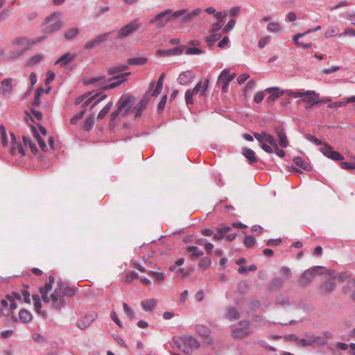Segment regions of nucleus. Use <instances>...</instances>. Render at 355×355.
Returning a JSON list of instances; mask_svg holds the SVG:
<instances>
[{
  "label": "nucleus",
  "mask_w": 355,
  "mask_h": 355,
  "mask_svg": "<svg viewBox=\"0 0 355 355\" xmlns=\"http://www.w3.org/2000/svg\"><path fill=\"white\" fill-rule=\"evenodd\" d=\"M19 318L23 323H28L32 320V314L26 309H21L19 313Z\"/></svg>",
  "instance_id": "nucleus-32"
},
{
  "label": "nucleus",
  "mask_w": 355,
  "mask_h": 355,
  "mask_svg": "<svg viewBox=\"0 0 355 355\" xmlns=\"http://www.w3.org/2000/svg\"><path fill=\"white\" fill-rule=\"evenodd\" d=\"M264 141L268 143L273 148L277 147V146L278 145L277 143L276 142L274 137L268 133H266Z\"/></svg>",
  "instance_id": "nucleus-57"
},
{
  "label": "nucleus",
  "mask_w": 355,
  "mask_h": 355,
  "mask_svg": "<svg viewBox=\"0 0 355 355\" xmlns=\"http://www.w3.org/2000/svg\"><path fill=\"white\" fill-rule=\"evenodd\" d=\"M211 263V259L209 258V257H203L200 261L199 262V267L202 268V269H205L207 268H208Z\"/></svg>",
  "instance_id": "nucleus-55"
},
{
  "label": "nucleus",
  "mask_w": 355,
  "mask_h": 355,
  "mask_svg": "<svg viewBox=\"0 0 355 355\" xmlns=\"http://www.w3.org/2000/svg\"><path fill=\"white\" fill-rule=\"evenodd\" d=\"M250 321L243 320L239 322V327L232 331V336L236 339H241L250 335L252 332L250 327Z\"/></svg>",
  "instance_id": "nucleus-8"
},
{
  "label": "nucleus",
  "mask_w": 355,
  "mask_h": 355,
  "mask_svg": "<svg viewBox=\"0 0 355 355\" xmlns=\"http://www.w3.org/2000/svg\"><path fill=\"white\" fill-rule=\"evenodd\" d=\"M0 135L1 139V144L3 146H7L8 144V139L7 136L6 130L4 125H0Z\"/></svg>",
  "instance_id": "nucleus-41"
},
{
  "label": "nucleus",
  "mask_w": 355,
  "mask_h": 355,
  "mask_svg": "<svg viewBox=\"0 0 355 355\" xmlns=\"http://www.w3.org/2000/svg\"><path fill=\"white\" fill-rule=\"evenodd\" d=\"M273 130L276 134L277 137H278L279 145L283 148H286L288 146L289 143L285 132V130L284 129L283 126L281 125L275 126Z\"/></svg>",
  "instance_id": "nucleus-15"
},
{
  "label": "nucleus",
  "mask_w": 355,
  "mask_h": 355,
  "mask_svg": "<svg viewBox=\"0 0 355 355\" xmlns=\"http://www.w3.org/2000/svg\"><path fill=\"white\" fill-rule=\"evenodd\" d=\"M141 26V24L139 21V18L132 19L118 31L116 40H121L129 37L137 31L140 28Z\"/></svg>",
  "instance_id": "nucleus-5"
},
{
  "label": "nucleus",
  "mask_w": 355,
  "mask_h": 355,
  "mask_svg": "<svg viewBox=\"0 0 355 355\" xmlns=\"http://www.w3.org/2000/svg\"><path fill=\"white\" fill-rule=\"evenodd\" d=\"M187 12L186 8H182L175 11L172 9H166L156 14L153 17L149 19L148 24L154 25L157 29H162L166 26L168 23L172 21L173 18H178Z\"/></svg>",
  "instance_id": "nucleus-1"
},
{
  "label": "nucleus",
  "mask_w": 355,
  "mask_h": 355,
  "mask_svg": "<svg viewBox=\"0 0 355 355\" xmlns=\"http://www.w3.org/2000/svg\"><path fill=\"white\" fill-rule=\"evenodd\" d=\"M187 251L191 252V259L192 261L196 260L199 257L202 256L204 252L202 250H198L197 246H189L187 248Z\"/></svg>",
  "instance_id": "nucleus-28"
},
{
  "label": "nucleus",
  "mask_w": 355,
  "mask_h": 355,
  "mask_svg": "<svg viewBox=\"0 0 355 355\" xmlns=\"http://www.w3.org/2000/svg\"><path fill=\"white\" fill-rule=\"evenodd\" d=\"M157 304V300L155 299H149L143 300L141 302V306L145 311H152L154 309Z\"/></svg>",
  "instance_id": "nucleus-30"
},
{
  "label": "nucleus",
  "mask_w": 355,
  "mask_h": 355,
  "mask_svg": "<svg viewBox=\"0 0 355 355\" xmlns=\"http://www.w3.org/2000/svg\"><path fill=\"white\" fill-rule=\"evenodd\" d=\"M113 103L112 102H109L107 105L98 112L97 115L98 119H103L106 114L110 112L111 108L112 107Z\"/></svg>",
  "instance_id": "nucleus-39"
},
{
  "label": "nucleus",
  "mask_w": 355,
  "mask_h": 355,
  "mask_svg": "<svg viewBox=\"0 0 355 355\" xmlns=\"http://www.w3.org/2000/svg\"><path fill=\"white\" fill-rule=\"evenodd\" d=\"M105 80V78L104 76L91 78L84 80V84L86 85H92V84H94L96 83H98V82H100L102 80Z\"/></svg>",
  "instance_id": "nucleus-53"
},
{
  "label": "nucleus",
  "mask_w": 355,
  "mask_h": 355,
  "mask_svg": "<svg viewBox=\"0 0 355 355\" xmlns=\"http://www.w3.org/2000/svg\"><path fill=\"white\" fill-rule=\"evenodd\" d=\"M147 58L145 57L131 58L128 60V65L143 66L147 63Z\"/></svg>",
  "instance_id": "nucleus-27"
},
{
  "label": "nucleus",
  "mask_w": 355,
  "mask_h": 355,
  "mask_svg": "<svg viewBox=\"0 0 355 355\" xmlns=\"http://www.w3.org/2000/svg\"><path fill=\"white\" fill-rule=\"evenodd\" d=\"M12 79L11 78H8L3 79L1 84V88L0 89V94H1L3 96H8L12 92Z\"/></svg>",
  "instance_id": "nucleus-21"
},
{
  "label": "nucleus",
  "mask_w": 355,
  "mask_h": 355,
  "mask_svg": "<svg viewBox=\"0 0 355 355\" xmlns=\"http://www.w3.org/2000/svg\"><path fill=\"white\" fill-rule=\"evenodd\" d=\"M96 318V313L95 312L88 313L77 322V326L79 329H84L87 327Z\"/></svg>",
  "instance_id": "nucleus-18"
},
{
  "label": "nucleus",
  "mask_w": 355,
  "mask_h": 355,
  "mask_svg": "<svg viewBox=\"0 0 355 355\" xmlns=\"http://www.w3.org/2000/svg\"><path fill=\"white\" fill-rule=\"evenodd\" d=\"M221 37V35L219 33H213L211 35L205 37V41L211 45Z\"/></svg>",
  "instance_id": "nucleus-46"
},
{
  "label": "nucleus",
  "mask_w": 355,
  "mask_h": 355,
  "mask_svg": "<svg viewBox=\"0 0 355 355\" xmlns=\"http://www.w3.org/2000/svg\"><path fill=\"white\" fill-rule=\"evenodd\" d=\"M130 72H126L123 73H121L119 75H115L110 78L108 81H112L114 80V82L111 83L110 84H107L106 85H104L103 87V89L104 90H108L111 89H114L118 86H119L121 83L125 82L126 80V78L130 75Z\"/></svg>",
  "instance_id": "nucleus-12"
},
{
  "label": "nucleus",
  "mask_w": 355,
  "mask_h": 355,
  "mask_svg": "<svg viewBox=\"0 0 355 355\" xmlns=\"http://www.w3.org/2000/svg\"><path fill=\"white\" fill-rule=\"evenodd\" d=\"M194 78V73L192 71L188 70L186 71L182 72L178 78V82L180 85H189L190 83L193 81Z\"/></svg>",
  "instance_id": "nucleus-20"
},
{
  "label": "nucleus",
  "mask_w": 355,
  "mask_h": 355,
  "mask_svg": "<svg viewBox=\"0 0 355 355\" xmlns=\"http://www.w3.org/2000/svg\"><path fill=\"white\" fill-rule=\"evenodd\" d=\"M304 94V91H303V90L288 91L287 92V95L288 96L293 97V98H301V99L302 98Z\"/></svg>",
  "instance_id": "nucleus-59"
},
{
  "label": "nucleus",
  "mask_w": 355,
  "mask_h": 355,
  "mask_svg": "<svg viewBox=\"0 0 355 355\" xmlns=\"http://www.w3.org/2000/svg\"><path fill=\"white\" fill-rule=\"evenodd\" d=\"M150 100L148 92H147L139 100L138 103L134 106L135 116L136 119L142 115L143 111L146 108Z\"/></svg>",
  "instance_id": "nucleus-14"
},
{
  "label": "nucleus",
  "mask_w": 355,
  "mask_h": 355,
  "mask_svg": "<svg viewBox=\"0 0 355 355\" xmlns=\"http://www.w3.org/2000/svg\"><path fill=\"white\" fill-rule=\"evenodd\" d=\"M229 226L222 225L221 227L216 229V233L214 234V239L218 241L225 237V236L231 230Z\"/></svg>",
  "instance_id": "nucleus-26"
},
{
  "label": "nucleus",
  "mask_w": 355,
  "mask_h": 355,
  "mask_svg": "<svg viewBox=\"0 0 355 355\" xmlns=\"http://www.w3.org/2000/svg\"><path fill=\"white\" fill-rule=\"evenodd\" d=\"M209 80L206 79L202 84V81H199L194 88L191 89L195 94L200 93V95L201 96H203L205 94V92L207 89L208 85H209Z\"/></svg>",
  "instance_id": "nucleus-24"
},
{
  "label": "nucleus",
  "mask_w": 355,
  "mask_h": 355,
  "mask_svg": "<svg viewBox=\"0 0 355 355\" xmlns=\"http://www.w3.org/2000/svg\"><path fill=\"white\" fill-rule=\"evenodd\" d=\"M334 279H338L342 284L343 293H351L355 288V277L348 271L337 273Z\"/></svg>",
  "instance_id": "nucleus-4"
},
{
  "label": "nucleus",
  "mask_w": 355,
  "mask_h": 355,
  "mask_svg": "<svg viewBox=\"0 0 355 355\" xmlns=\"http://www.w3.org/2000/svg\"><path fill=\"white\" fill-rule=\"evenodd\" d=\"M302 101L306 104L305 108L310 109L319 103V94L313 90L304 92Z\"/></svg>",
  "instance_id": "nucleus-11"
},
{
  "label": "nucleus",
  "mask_w": 355,
  "mask_h": 355,
  "mask_svg": "<svg viewBox=\"0 0 355 355\" xmlns=\"http://www.w3.org/2000/svg\"><path fill=\"white\" fill-rule=\"evenodd\" d=\"M32 130H33V135H34L35 137L37 140V142H38V144H39L40 148L43 151H46L47 146H46V142H45V141L42 138H41V137L40 136L39 133L37 132V130L36 128L34 127V126H32Z\"/></svg>",
  "instance_id": "nucleus-31"
},
{
  "label": "nucleus",
  "mask_w": 355,
  "mask_h": 355,
  "mask_svg": "<svg viewBox=\"0 0 355 355\" xmlns=\"http://www.w3.org/2000/svg\"><path fill=\"white\" fill-rule=\"evenodd\" d=\"M128 64H122L110 68L107 70V73L111 76H115V74L120 72L124 71L128 69Z\"/></svg>",
  "instance_id": "nucleus-33"
},
{
  "label": "nucleus",
  "mask_w": 355,
  "mask_h": 355,
  "mask_svg": "<svg viewBox=\"0 0 355 355\" xmlns=\"http://www.w3.org/2000/svg\"><path fill=\"white\" fill-rule=\"evenodd\" d=\"M334 272H329V275L332 276L333 279H328L327 281H324L320 286V290L322 293H330L332 291H334L336 288V283L334 282V276L335 275H333Z\"/></svg>",
  "instance_id": "nucleus-16"
},
{
  "label": "nucleus",
  "mask_w": 355,
  "mask_h": 355,
  "mask_svg": "<svg viewBox=\"0 0 355 355\" xmlns=\"http://www.w3.org/2000/svg\"><path fill=\"white\" fill-rule=\"evenodd\" d=\"M235 24H236V19H230L228 21V23L227 24V25L224 27V28H223L224 32L229 33L230 31H231L233 29V28L234 27Z\"/></svg>",
  "instance_id": "nucleus-64"
},
{
  "label": "nucleus",
  "mask_w": 355,
  "mask_h": 355,
  "mask_svg": "<svg viewBox=\"0 0 355 355\" xmlns=\"http://www.w3.org/2000/svg\"><path fill=\"white\" fill-rule=\"evenodd\" d=\"M293 161L299 168L304 171H310L312 169L311 164L304 161L301 157H295Z\"/></svg>",
  "instance_id": "nucleus-25"
},
{
  "label": "nucleus",
  "mask_w": 355,
  "mask_h": 355,
  "mask_svg": "<svg viewBox=\"0 0 355 355\" xmlns=\"http://www.w3.org/2000/svg\"><path fill=\"white\" fill-rule=\"evenodd\" d=\"M184 49V46H179L171 49L166 50H157V55L159 56H167V55H181Z\"/></svg>",
  "instance_id": "nucleus-19"
},
{
  "label": "nucleus",
  "mask_w": 355,
  "mask_h": 355,
  "mask_svg": "<svg viewBox=\"0 0 355 355\" xmlns=\"http://www.w3.org/2000/svg\"><path fill=\"white\" fill-rule=\"evenodd\" d=\"M204 51L201 50L200 49L196 48V47H189L187 48L185 53L187 55H199L203 53Z\"/></svg>",
  "instance_id": "nucleus-54"
},
{
  "label": "nucleus",
  "mask_w": 355,
  "mask_h": 355,
  "mask_svg": "<svg viewBox=\"0 0 355 355\" xmlns=\"http://www.w3.org/2000/svg\"><path fill=\"white\" fill-rule=\"evenodd\" d=\"M243 243L247 248H250L254 245L256 240L252 236H246L244 239Z\"/></svg>",
  "instance_id": "nucleus-56"
},
{
  "label": "nucleus",
  "mask_w": 355,
  "mask_h": 355,
  "mask_svg": "<svg viewBox=\"0 0 355 355\" xmlns=\"http://www.w3.org/2000/svg\"><path fill=\"white\" fill-rule=\"evenodd\" d=\"M267 30L271 33H278L281 30V26L278 22H270L267 25Z\"/></svg>",
  "instance_id": "nucleus-44"
},
{
  "label": "nucleus",
  "mask_w": 355,
  "mask_h": 355,
  "mask_svg": "<svg viewBox=\"0 0 355 355\" xmlns=\"http://www.w3.org/2000/svg\"><path fill=\"white\" fill-rule=\"evenodd\" d=\"M27 50H28V47L24 48L23 49L13 51L10 53L8 58H10V59L17 58L19 56H21V55H23Z\"/></svg>",
  "instance_id": "nucleus-47"
},
{
  "label": "nucleus",
  "mask_w": 355,
  "mask_h": 355,
  "mask_svg": "<svg viewBox=\"0 0 355 355\" xmlns=\"http://www.w3.org/2000/svg\"><path fill=\"white\" fill-rule=\"evenodd\" d=\"M311 32H312L311 30H308V31H306V32H304L303 33H297L295 35H294V37H293L294 44L295 45H297V46H299L300 44V42L299 41V39L302 37H304L305 35L309 34V33H310Z\"/></svg>",
  "instance_id": "nucleus-60"
},
{
  "label": "nucleus",
  "mask_w": 355,
  "mask_h": 355,
  "mask_svg": "<svg viewBox=\"0 0 355 355\" xmlns=\"http://www.w3.org/2000/svg\"><path fill=\"white\" fill-rule=\"evenodd\" d=\"M284 282V279L282 277H275L271 282L270 288L274 290L279 289L283 286Z\"/></svg>",
  "instance_id": "nucleus-37"
},
{
  "label": "nucleus",
  "mask_w": 355,
  "mask_h": 355,
  "mask_svg": "<svg viewBox=\"0 0 355 355\" xmlns=\"http://www.w3.org/2000/svg\"><path fill=\"white\" fill-rule=\"evenodd\" d=\"M123 307L124 312L126 313L128 317H129L130 319H133L135 318V313L134 311L129 307L127 303L123 302Z\"/></svg>",
  "instance_id": "nucleus-61"
},
{
  "label": "nucleus",
  "mask_w": 355,
  "mask_h": 355,
  "mask_svg": "<svg viewBox=\"0 0 355 355\" xmlns=\"http://www.w3.org/2000/svg\"><path fill=\"white\" fill-rule=\"evenodd\" d=\"M110 34L111 32L104 33L103 34L96 36L94 39L87 41L84 45L85 49L92 50L97 46H99L107 40V37Z\"/></svg>",
  "instance_id": "nucleus-13"
},
{
  "label": "nucleus",
  "mask_w": 355,
  "mask_h": 355,
  "mask_svg": "<svg viewBox=\"0 0 355 355\" xmlns=\"http://www.w3.org/2000/svg\"><path fill=\"white\" fill-rule=\"evenodd\" d=\"M79 33V29L78 28H71L67 30L64 36L67 40H72Z\"/></svg>",
  "instance_id": "nucleus-35"
},
{
  "label": "nucleus",
  "mask_w": 355,
  "mask_h": 355,
  "mask_svg": "<svg viewBox=\"0 0 355 355\" xmlns=\"http://www.w3.org/2000/svg\"><path fill=\"white\" fill-rule=\"evenodd\" d=\"M257 270V266L254 264H251L249 266H241L238 271L241 274H245L250 271H254Z\"/></svg>",
  "instance_id": "nucleus-49"
},
{
  "label": "nucleus",
  "mask_w": 355,
  "mask_h": 355,
  "mask_svg": "<svg viewBox=\"0 0 355 355\" xmlns=\"http://www.w3.org/2000/svg\"><path fill=\"white\" fill-rule=\"evenodd\" d=\"M236 77L235 73H230L227 69H223L218 77L217 85L221 87L223 92L226 93L228 91L230 83Z\"/></svg>",
  "instance_id": "nucleus-9"
},
{
  "label": "nucleus",
  "mask_w": 355,
  "mask_h": 355,
  "mask_svg": "<svg viewBox=\"0 0 355 355\" xmlns=\"http://www.w3.org/2000/svg\"><path fill=\"white\" fill-rule=\"evenodd\" d=\"M62 286H64V290L62 293V296L72 297L75 295L76 292L73 288L69 287L66 284H62Z\"/></svg>",
  "instance_id": "nucleus-45"
},
{
  "label": "nucleus",
  "mask_w": 355,
  "mask_h": 355,
  "mask_svg": "<svg viewBox=\"0 0 355 355\" xmlns=\"http://www.w3.org/2000/svg\"><path fill=\"white\" fill-rule=\"evenodd\" d=\"M306 338H300L297 345L302 347L311 346L312 345V334H306Z\"/></svg>",
  "instance_id": "nucleus-36"
},
{
  "label": "nucleus",
  "mask_w": 355,
  "mask_h": 355,
  "mask_svg": "<svg viewBox=\"0 0 355 355\" xmlns=\"http://www.w3.org/2000/svg\"><path fill=\"white\" fill-rule=\"evenodd\" d=\"M242 155L248 159L250 164H254L257 162V158L253 150L244 147L242 148Z\"/></svg>",
  "instance_id": "nucleus-23"
},
{
  "label": "nucleus",
  "mask_w": 355,
  "mask_h": 355,
  "mask_svg": "<svg viewBox=\"0 0 355 355\" xmlns=\"http://www.w3.org/2000/svg\"><path fill=\"white\" fill-rule=\"evenodd\" d=\"M320 151L327 157L334 161H342L344 159L343 155L338 151L334 150L333 148L327 144H324L323 146L320 148Z\"/></svg>",
  "instance_id": "nucleus-10"
},
{
  "label": "nucleus",
  "mask_w": 355,
  "mask_h": 355,
  "mask_svg": "<svg viewBox=\"0 0 355 355\" xmlns=\"http://www.w3.org/2000/svg\"><path fill=\"white\" fill-rule=\"evenodd\" d=\"M94 123V114H90L85 121L83 125V130L85 131H89L93 128Z\"/></svg>",
  "instance_id": "nucleus-38"
},
{
  "label": "nucleus",
  "mask_w": 355,
  "mask_h": 355,
  "mask_svg": "<svg viewBox=\"0 0 355 355\" xmlns=\"http://www.w3.org/2000/svg\"><path fill=\"white\" fill-rule=\"evenodd\" d=\"M324 268L322 266H314L306 270L299 279V284L302 287L308 286L317 275H322Z\"/></svg>",
  "instance_id": "nucleus-6"
},
{
  "label": "nucleus",
  "mask_w": 355,
  "mask_h": 355,
  "mask_svg": "<svg viewBox=\"0 0 355 355\" xmlns=\"http://www.w3.org/2000/svg\"><path fill=\"white\" fill-rule=\"evenodd\" d=\"M11 136V148L10 153L12 155H16L17 153H19L21 156H24L26 154V150L24 147L17 142L15 135L14 133H10Z\"/></svg>",
  "instance_id": "nucleus-17"
},
{
  "label": "nucleus",
  "mask_w": 355,
  "mask_h": 355,
  "mask_svg": "<svg viewBox=\"0 0 355 355\" xmlns=\"http://www.w3.org/2000/svg\"><path fill=\"white\" fill-rule=\"evenodd\" d=\"M202 12V10L200 8H197L191 12L187 11V14L189 15L191 20H193L195 17L199 16Z\"/></svg>",
  "instance_id": "nucleus-63"
},
{
  "label": "nucleus",
  "mask_w": 355,
  "mask_h": 355,
  "mask_svg": "<svg viewBox=\"0 0 355 355\" xmlns=\"http://www.w3.org/2000/svg\"><path fill=\"white\" fill-rule=\"evenodd\" d=\"M139 277V275L135 272H132L126 275L125 282L126 284L131 283L133 279H137Z\"/></svg>",
  "instance_id": "nucleus-62"
},
{
  "label": "nucleus",
  "mask_w": 355,
  "mask_h": 355,
  "mask_svg": "<svg viewBox=\"0 0 355 355\" xmlns=\"http://www.w3.org/2000/svg\"><path fill=\"white\" fill-rule=\"evenodd\" d=\"M42 59H43V55L40 53L37 54L34 56H32L30 58V60L28 61L27 66H28V67L34 66L35 64L41 62L42 60Z\"/></svg>",
  "instance_id": "nucleus-42"
},
{
  "label": "nucleus",
  "mask_w": 355,
  "mask_h": 355,
  "mask_svg": "<svg viewBox=\"0 0 355 355\" xmlns=\"http://www.w3.org/2000/svg\"><path fill=\"white\" fill-rule=\"evenodd\" d=\"M305 138L313 143L316 146H322V145H324V144L322 143V141L321 140H320L319 139L316 138L315 136L313 135H311L310 134H306L305 135Z\"/></svg>",
  "instance_id": "nucleus-52"
},
{
  "label": "nucleus",
  "mask_w": 355,
  "mask_h": 355,
  "mask_svg": "<svg viewBox=\"0 0 355 355\" xmlns=\"http://www.w3.org/2000/svg\"><path fill=\"white\" fill-rule=\"evenodd\" d=\"M199 341L191 336H182L177 342L178 348L184 354L190 355L193 349L200 347Z\"/></svg>",
  "instance_id": "nucleus-3"
},
{
  "label": "nucleus",
  "mask_w": 355,
  "mask_h": 355,
  "mask_svg": "<svg viewBox=\"0 0 355 355\" xmlns=\"http://www.w3.org/2000/svg\"><path fill=\"white\" fill-rule=\"evenodd\" d=\"M240 313L239 311L234 307L227 309L226 317L230 320H236L239 318Z\"/></svg>",
  "instance_id": "nucleus-29"
},
{
  "label": "nucleus",
  "mask_w": 355,
  "mask_h": 355,
  "mask_svg": "<svg viewBox=\"0 0 355 355\" xmlns=\"http://www.w3.org/2000/svg\"><path fill=\"white\" fill-rule=\"evenodd\" d=\"M58 15V13L53 12L46 19L44 24V33H51L60 29L62 23Z\"/></svg>",
  "instance_id": "nucleus-7"
},
{
  "label": "nucleus",
  "mask_w": 355,
  "mask_h": 355,
  "mask_svg": "<svg viewBox=\"0 0 355 355\" xmlns=\"http://www.w3.org/2000/svg\"><path fill=\"white\" fill-rule=\"evenodd\" d=\"M135 100V96L130 94L121 95L116 103V109L110 115V121H114L119 115L125 117L131 112H135L134 105Z\"/></svg>",
  "instance_id": "nucleus-2"
},
{
  "label": "nucleus",
  "mask_w": 355,
  "mask_h": 355,
  "mask_svg": "<svg viewBox=\"0 0 355 355\" xmlns=\"http://www.w3.org/2000/svg\"><path fill=\"white\" fill-rule=\"evenodd\" d=\"M196 331L202 337H207L210 334V329L203 324H197L196 327Z\"/></svg>",
  "instance_id": "nucleus-34"
},
{
  "label": "nucleus",
  "mask_w": 355,
  "mask_h": 355,
  "mask_svg": "<svg viewBox=\"0 0 355 355\" xmlns=\"http://www.w3.org/2000/svg\"><path fill=\"white\" fill-rule=\"evenodd\" d=\"M32 298L34 302L35 311L37 313L40 314L42 309L41 298L38 295H33Z\"/></svg>",
  "instance_id": "nucleus-40"
},
{
  "label": "nucleus",
  "mask_w": 355,
  "mask_h": 355,
  "mask_svg": "<svg viewBox=\"0 0 355 355\" xmlns=\"http://www.w3.org/2000/svg\"><path fill=\"white\" fill-rule=\"evenodd\" d=\"M76 58L75 55L66 53L55 62V64H59L60 67H65L67 64L72 62Z\"/></svg>",
  "instance_id": "nucleus-22"
},
{
  "label": "nucleus",
  "mask_w": 355,
  "mask_h": 355,
  "mask_svg": "<svg viewBox=\"0 0 355 355\" xmlns=\"http://www.w3.org/2000/svg\"><path fill=\"white\" fill-rule=\"evenodd\" d=\"M195 93L191 89H188L185 93V102L187 105H193V96Z\"/></svg>",
  "instance_id": "nucleus-51"
},
{
  "label": "nucleus",
  "mask_w": 355,
  "mask_h": 355,
  "mask_svg": "<svg viewBox=\"0 0 355 355\" xmlns=\"http://www.w3.org/2000/svg\"><path fill=\"white\" fill-rule=\"evenodd\" d=\"M338 32H339L338 28L336 26H333V27L329 28L326 31L324 35L326 37H334V36H336V35H338Z\"/></svg>",
  "instance_id": "nucleus-50"
},
{
  "label": "nucleus",
  "mask_w": 355,
  "mask_h": 355,
  "mask_svg": "<svg viewBox=\"0 0 355 355\" xmlns=\"http://www.w3.org/2000/svg\"><path fill=\"white\" fill-rule=\"evenodd\" d=\"M15 44L18 46H23L24 48L28 47L29 48L30 44V40H27L25 37H17L15 40Z\"/></svg>",
  "instance_id": "nucleus-43"
},
{
  "label": "nucleus",
  "mask_w": 355,
  "mask_h": 355,
  "mask_svg": "<svg viewBox=\"0 0 355 355\" xmlns=\"http://www.w3.org/2000/svg\"><path fill=\"white\" fill-rule=\"evenodd\" d=\"M326 343L327 340L324 338L312 334V345H324Z\"/></svg>",
  "instance_id": "nucleus-48"
},
{
  "label": "nucleus",
  "mask_w": 355,
  "mask_h": 355,
  "mask_svg": "<svg viewBox=\"0 0 355 355\" xmlns=\"http://www.w3.org/2000/svg\"><path fill=\"white\" fill-rule=\"evenodd\" d=\"M33 340L39 343H44L47 342V339L40 334H34L32 336Z\"/></svg>",
  "instance_id": "nucleus-58"
}]
</instances>
